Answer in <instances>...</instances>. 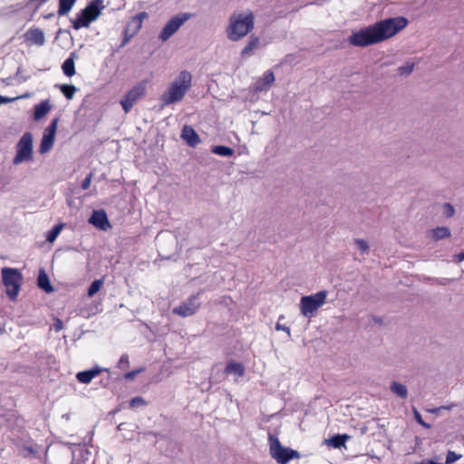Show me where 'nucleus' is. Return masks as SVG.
Wrapping results in <instances>:
<instances>
[{
    "label": "nucleus",
    "mask_w": 464,
    "mask_h": 464,
    "mask_svg": "<svg viewBox=\"0 0 464 464\" xmlns=\"http://www.w3.org/2000/svg\"><path fill=\"white\" fill-rule=\"evenodd\" d=\"M25 38L28 42L42 46L45 43V37L43 30L39 28H31L25 34Z\"/></svg>",
    "instance_id": "nucleus-16"
},
{
    "label": "nucleus",
    "mask_w": 464,
    "mask_h": 464,
    "mask_svg": "<svg viewBox=\"0 0 464 464\" xmlns=\"http://www.w3.org/2000/svg\"><path fill=\"white\" fill-rule=\"evenodd\" d=\"M63 224L54 226L47 234L46 240L50 243L53 242L61 233Z\"/></svg>",
    "instance_id": "nucleus-31"
},
{
    "label": "nucleus",
    "mask_w": 464,
    "mask_h": 464,
    "mask_svg": "<svg viewBox=\"0 0 464 464\" xmlns=\"http://www.w3.org/2000/svg\"><path fill=\"white\" fill-rule=\"evenodd\" d=\"M451 408H452V405H450V406H442V407H440V408H435V409L430 410L429 411L431 412V413H437L441 409L450 410Z\"/></svg>",
    "instance_id": "nucleus-47"
},
{
    "label": "nucleus",
    "mask_w": 464,
    "mask_h": 464,
    "mask_svg": "<svg viewBox=\"0 0 464 464\" xmlns=\"http://www.w3.org/2000/svg\"><path fill=\"white\" fill-rule=\"evenodd\" d=\"M416 464H420V462H419V463H416Z\"/></svg>",
    "instance_id": "nucleus-52"
},
{
    "label": "nucleus",
    "mask_w": 464,
    "mask_h": 464,
    "mask_svg": "<svg viewBox=\"0 0 464 464\" xmlns=\"http://www.w3.org/2000/svg\"><path fill=\"white\" fill-rule=\"evenodd\" d=\"M407 24L408 20L402 16L387 18L353 32L349 36V43L358 47L372 45L392 37Z\"/></svg>",
    "instance_id": "nucleus-1"
},
{
    "label": "nucleus",
    "mask_w": 464,
    "mask_h": 464,
    "mask_svg": "<svg viewBox=\"0 0 464 464\" xmlns=\"http://www.w3.org/2000/svg\"><path fill=\"white\" fill-rule=\"evenodd\" d=\"M2 280L6 288V295L11 300H15L23 281L22 274L16 268L4 267L2 269Z\"/></svg>",
    "instance_id": "nucleus-5"
},
{
    "label": "nucleus",
    "mask_w": 464,
    "mask_h": 464,
    "mask_svg": "<svg viewBox=\"0 0 464 464\" xmlns=\"http://www.w3.org/2000/svg\"><path fill=\"white\" fill-rule=\"evenodd\" d=\"M89 222L102 230H106L111 227L104 210H94L89 218Z\"/></svg>",
    "instance_id": "nucleus-13"
},
{
    "label": "nucleus",
    "mask_w": 464,
    "mask_h": 464,
    "mask_svg": "<svg viewBox=\"0 0 464 464\" xmlns=\"http://www.w3.org/2000/svg\"><path fill=\"white\" fill-rule=\"evenodd\" d=\"M129 41V38H125L123 44H126Z\"/></svg>",
    "instance_id": "nucleus-49"
},
{
    "label": "nucleus",
    "mask_w": 464,
    "mask_h": 464,
    "mask_svg": "<svg viewBox=\"0 0 464 464\" xmlns=\"http://www.w3.org/2000/svg\"><path fill=\"white\" fill-rule=\"evenodd\" d=\"M129 364H130V362H129L128 355L127 354L121 355V357L120 358V360L118 362V367L120 369H126L129 367Z\"/></svg>",
    "instance_id": "nucleus-37"
},
{
    "label": "nucleus",
    "mask_w": 464,
    "mask_h": 464,
    "mask_svg": "<svg viewBox=\"0 0 464 464\" xmlns=\"http://www.w3.org/2000/svg\"><path fill=\"white\" fill-rule=\"evenodd\" d=\"M102 8H103L102 0H92L73 21V28L79 30L88 27L99 16Z\"/></svg>",
    "instance_id": "nucleus-7"
},
{
    "label": "nucleus",
    "mask_w": 464,
    "mask_h": 464,
    "mask_svg": "<svg viewBox=\"0 0 464 464\" xmlns=\"http://www.w3.org/2000/svg\"><path fill=\"white\" fill-rule=\"evenodd\" d=\"M444 208H445V215L450 218V217H452L455 213V209L453 208V206L450 203H445L444 204Z\"/></svg>",
    "instance_id": "nucleus-39"
},
{
    "label": "nucleus",
    "mask_w": 464,
    "mask_h": 464,
    "mask_svg": "<svg viewBox=\"0 0 464 464\" xmlns=\"http://www.w3.org/2000/svg\"><path fill=\"white\" fill-rule=\"evenodd\" d=\"M432 234H433L434 239L440 240V239L449 237L450 236V231L446 227H437L436 229H433Z\"/></svg>",
    "instance_id": "nucleus-29"
},
{
    "label": "nucleus",
    "mask_w": 464,
    "mask_h": 464,
    "mask_svg": "<svg viewBox=\"0 0 464 464\" xmlns=\"http://www.w3.org/2000/svg\"><path fill=\"white\" fill-rule=\"evenodd\" d=\"M200 306L199 293L191 295L179 306L173 308L172 313L182 317L193 315Z\"/></svg>",
    "instance_id": "nucleus-11"
},
{
    "label": "nucleus",
    "mask_w": 464,
    "mask_h": 464,
    "mask_svg": "<svg viewBox=\"0 0 464 464\" xmlns=\"http://www.w3.org/2000/svg\"><path fill=\"white\" fill-rule=\"evenodd\" d=\"M413 68H414V63H406L405 64L400 66L397 69V72H398V73L400 75L407 76V75H410L412 72Z\"/></svg>",
    "instance_id": "nucleus-32"
},
{
    "label": "nucleus",
    "mask_w": 464,
    "mask_h": 464,
    "mask_svg": "<svg viewBox=\"0 0 464 464\" xmlns=\"http://www.w3.org/2000/svg\"><path fill=\"white\" fill-rule=\"evenodd\" d=\"M276 331H284L287 334L288 336L291 335V331H290V328L284 325V324H281L279 322L276 323Z\"/></svg>",
    "instance_id": "nucleus-41"
},
{
    "label": "nucleus",
    "mask_w": 464,
    "mask_h": 464,
    "mask_svg": "<svg viewBox=\"0 0 464 464\" xmlns=\"http://www.w3.org/2000/svg\"><path fill=\"white\" fill-rule=\"evenodd\" d=\"M353 243L355 245V246L362 253V254H365L369 251V244L367 243V241H365L364 239H362V238H355L353 240Z\"/></svg>",
    "instance_id": "nucleus-33"
},
{
    "label": "nucleus",
    "mask_w": 464,
    "mask_h": 464,
    "mask_svg": "<svg viewBox=\"0 0 464 464\" xmlns=\"http://www.w3.org/2000/svg\"><path fill=\"white\" fill-rule=\"evenodd\" d=\"M76 57L77 55L74 52L71 53L70 56L63 62L62 65L63 73L68 77H72L75 74L74 60Z\"/></svg>",
    "instance_id": "nucleus-18"
},
{
    "label": "nucleus",
    "mask_w": 464,
    "mask_h": 464,
    "mask_svg": "<svg viewBox=\"0 0 464 464\" xmlns=\"http://www.w3.org/2000/svg\"><path fill=\"white\" fill-rule=\"evenodd\" d=\"M103 284L104 280L102 278L94 280L88 289V296L92 297L95 294H97Z\"/></svg>",
    "instance_id": "nucleus-30"
},
{
    "label": "nucleus",
    "mask_w": 464,
    "mask_h": 464,
    "mask_svg": "<svg viewBox=\"0 0 464 464\" xmlns=\"http://www.w3.org/2000/svg\"><path fill=\"white\" fill-rule=\"evenodd\" d=\"M148 17V14L146 12H140L138 14H136L132 19L130 24L128 25V28L126 31L130 29V26L133 25V34L137 32L139 29H140L142 25V22L145 18Z\"/></svg>",
    "instance_id": "nucleus-24"
},
{
    "label": "nucleus",
    "mask_w": 464,
    "mask_h": 464,
    "mask_svg": "<svg viewBox=\"0 0 464 464\" xmlns=\"http://www.w3.org/2000/svg\"><path fill=\"white\" fill-rule=\"evenodd\" d=\"M37 284L38 286L44 290L46 293H51L53 291V287L50 283L49 277L44 270H41L39 273Z\"/></svg>",
    "instance_id": "nucleus-21"
},
{
    "label": "nucleus",
    "mask_w": 464,
    "mask_h": 464,
    "mask_svg": "<svg viewBox=\"0 0 464 464\" xmlns=\"http://www.w3.org/2000/svg\"><path fill=\"white\" fill-rule=\"evenodd\" d=\"M327 295L328 292L326 290H322L314 295L301 297V314L306 318L313 317L315 312L325 304Z\"/></svg>",
    "instance_id": "nucleus-4"
},
{
    "label": "nucleus",
    "mask_w": 464,
    "mask_h": 464,
    "mask_svg": "<svg viewBox=\"0 0 464 464\" xmlns=\"http://www.w3.org/2000/svg\"><path fill=\"white\" fill-rule=\"evenodd\" d=\"M440 457H436L435 459H424L420 461V464H442L440 461Z\"/></svg>",
    "instance_id": "nucleus-45"
},
{
    "label": "nucleus",
    "mask_w": 464,
    "mask_h": 464,
    "mask_svg": "<svg viewBox=\"0 0 464 464\" xmlns=\"http://www.w3.org/2000/svg\"><path fill=\"white\" fill-rule=\"evenodd\" d=\"M211 151L217 155L223 157H229L234 154V150L231 148L223 145L214 146Z\"/></svg>",
    "instance_id": "nucleus-27"
},
{
    "label": "nucleus",
    "mask_w": 464,
    "mask_h": 464,
    "mask_svg": "<svg viewBox=\"0 0 464 464\" xmlns=\"http://www.w3.org/2000/svg\"><path fill=\"white\" fill-rule=\"evenodd\" d=\"M33 134L24 132L16 144V154L13 160L14 165L31 161L34 153Z\"/></svg>",
    "instance_id": "nucleus-8"
},
{
    "label": "nucleus",
    "mask_w": 464,
    "mask_h": 464,
    "mask_svg": "<svg viewBox=\"0 0 464 464\" xmlns=\"http://www.w3.org/2000/svg\"><path fill=\"white\" fill-rule=\"evenodd\" d=\"M413 414H414V418H415L416 421L420 425H421L427 429L430 428V425L422 420L420 413L415 408L413 409Z\"/></svg>",
    "instance_id": "nucleus-36"
},
{
    "label": "nucleus",
    "mask_w": 464,
    "mask_h": 464,
    "mask_svg": "<svg viewBox=\"0 0 464 464\" xmlns=\"http://www.w3.org/2000/svg\"><path fill=\"white\" fill-rule=\"evenodd\" d=\"M92 174L90 173L87 175V177L83 179L82 183V189H88L91 186V181H92Z\"/></svg>",
    "instance_id": "nucleus-40"
},
{
    "label": "nucleus",
    "mask_w": 464,
    "mask_h": 464,
    "mask_svg": "<svg viewBox=\"0 0 464 464\" xmlns=\"http://www.w3.org/2000/svg\"><path fill=\"white\" fill-rule=\"evenodd\" d=\"M76 0H59V8L57 12L59 16L67 14L72 8Z\"/></svg>",
    "instance_id": "nucleus-26"
},
{
    "label": "nucleus",
    "mask_w": 464,
    "mask_h": 464,
    "mask_svg": "<svg viewBox=\"0 0 464 464\" xmlns=\"http://www.w3.org/2000/svg\"><path fill=\"white\" fill-rule=\"evenodd\" d=\"M146 92V82H141L135 85L121 101L123 111L128 113L137 100L142 97Z\"/></svg>",
    "instance_id": "nucleus-10"
},
{
    "label": "nucleus",
    "mask_w": 464,
    "mask_h": 464,
    "mask_svg": "<svg viewBox=\"0 0 464 464\" xmlns=\"http://www.w3.org/2000/svg\"><path fill=\"white\" fill-rule=\"evenodd\" d=\"M225 372H226V373H228V374L234 373V374H237V376H243L245 369L241 363L236 362H230L227 364Z\"/></svg>",
    "instance_id": "nucleus-25"
},
{
    "label": "nucleus",
    "mask_w": 464,
    "mask_h": 464,
    "mask_svg": "<svg viewBox=\"0 0 464 464\" xmlns=\"http://www.w3.org/2000/svg\"><path fill=\"white\" fill-rule=\"evenodd\" d=\"M391 392L401 399H406L408 396V389L406 385L398 382H392L390 386Z\"/></svg>",
    "instance_id": "nucleus-23"
},
{
    "label": "nucleus",
    "mask_w": 464,
    "mask_h": 464,
    "mask_svg": "<svg viewBox=\"0 0 464 464\" xmlns=\"http://www.w3.org/2000/svg\"><path fill=\"white\" fill-rule=\"evenodd\" d=\"M143 404H145V401L141 397H134L130 401V406L131 408H136Z\"/></svg>",
    "instance_id": "nucleus-38"
},
{
    "label": "nucleus",
    "mask_w": 464,
    "mask_h": 464,
    "mask_svg": "<svg viewBox=\"0 0 464 464\" xmlns=\"http://www.w3.org/2000/svg\"><path fill=\"white\" fill-rule=\"evenodd\" d=\"M63 328V324L62 320H60L59 318H56L53 324V329L55 332H60Z\"/></svg>",
    "instance_id": "nucleus-42"
},
{
    "label": "nucleus",
    "mask_w": 464,
    "mask_h": 464,
    "mask_svg": "<svg viewBox=\"0 0 464 464\" xmlns=\"http://www.w3.org/2000/svg\"><path fill=\"white\" fill-rule=\"evenodd\" d=\"M102 371L108 370L96 366L88 371L79 372L76 374V379L82 383L88 384L92 382L93 378L98 376Z\"/></svg>",
    "instance_id": "nucleus-15"
},
{
    "label": "nucleus",
    "mask_w": 464,
    "mask_h": 464,
    "mask_svg": "<svg viewBox=\"0 0 464 464\" xmlns=\"http://www.w3.org/2000/svg\"><path fill=\"white\" fill-rule=\"evenodd\" d=\"M190 18V14L188 13L179 14L173 16L163 27L160 34L159 38L162 42H166L169 39L180 26Z\"/></svg>",
    "instance_id": "nucleus-9"
},
{
    "label": "nucleus",
    "mask_w": 464,
    "mask_h": 464,
    "mask_svg": "<svg viewBox=\"0 0 464 464\" xmlns=\"http://www.w3.org/2000/svg\"><path fill=\"white\" fill-rule=\"evenodd\" d=\"M192 76L188 71H182L161 95V102L169 106L180 102L191 87Z\"/></svg>",
    "instance_id": "nucleus-3"
},
{
    "label": "nucleus",
    "mask_w": 464,
    "mask_h": 464,
    "mask_svg": "<svg viewBox=\"0 0 464 464\" xmlns=\"http://www.w3.org/2000/svg\"><path fill=\"white\" fill-rule=\"evenodd\" d=\"M350 439V436L346 434H337L325 440L328 446L334 449H340L344 446L345 442Z\"/></svg>",
    "instance_id": "nucleus-20"
},
{
    "label": "nucleus",
    "mask_w": 464,
    "mask_h": 464,
    "mask_svg": "<svg viewBox=\"0 0 464 464\" xmlns=\"http://www.w3.org/2000/svg\"><path fill=\"white\" fill-rule=\"evenodd\" d=\"M54 139H55L54 136L44 133L43 136V139L41 140L39 152L41 154L47 153L53 148V143H54Z\"/></svg>",
    "instance_id": "nucleus-22"
},
{
    "label": "nucleus",
    "mask_w": 464,
    "mask_h": 464,
    "mask_svg": "<svg viewBox=\"0 0 464 464\" xmlns=\"http://www.w3.org/2000/svg\"><path fill=\"white\" fill-rule=\"evenodd\" d=\"M448 281H449V279H447V278H444L441 280L436 279V282L440 285H445Z\"/></svg>",
    "instance_id": "nucleus-48"
},
{
    "label": "nucleus",
    "mask_w": 464,
    "mask_h": 464,
    "mask_svg": "<svg viewBox=\"0 0 464 464\" xmlns=\"http://www.w3.org/2000/svg\"><path fill=\"white\" fill-rule=\"evenodd\" d=\"M270 455L279 464H286L293 459H299L300 453L290 448L283 447L278 438L269 436Z\"/></svg>",
    "instance_id": "nucleus-6"
},
{
    "label": "nucleus",
    "mask_w": 464,
    "mask_h": 464,
    "mask_svg": "<svg viewBox=\"0 0 464 464\" xmlns=\"http://www.w3.org/2000/svg\"><path fill=\"white\" fill-rule=\"evenodd\" d=\"M454 261L460 263L464 261V251L454 256Z\"/></svg>",
    "instance_id": "nucleus-46"
},
{
    "label": "nucleus",
    "mask_w": 464,
    "mask_h": 464,
    "mask_svg": "<svg viewBox=\"0 0 464 464\" xmlns=\"http://www.w3.org/2000/svg\"><path fill=\"white\" fill-rule=\"evenodd\" d=\"M51 108L52 106L49 100H44L39 104H36L34 106V119L35 121H40L50 111Z\"/></svg>",
    "instance_id": "nucleus-17"
},
{
    "label": "nucleus",
    "mask_w": 464,
    "mask_h": 464,
    "mask_svg": "<svg viewBox=\"0 0 464 464\" xmlns=\"http://www.w3.org/2000/svg\"><path fill=\"white\" fill-rule=\"evenodd\" d=\"M141 371H142V369H138V370H135V371H131V372H127V373H125L124 378H125L126 380H132V379H134V377H135L139 372H140Z\"/></svg>",
    "instance_id": "nucleus-43"
},
{
    "label": "nucleus",
    "mask_w": 464,
    "mask_h": 464,
    "mask_svg": "<svg viewBox=\"0 0 464 464\" xmlns=\"http://www.w3.org/2000/svg\"><path fill=\"white\" fill-rule=\"evenodd\" d=\"M275 82V74L272 71H266L253 85L255 92H266Z\"/></svg>",
    "instance_id": "nucleus-12"
},
{
    "label": "nucleus",
    "mask_w": 464,
    "mask_h": 464,
    "mask_svg": "<svg viewBox=\"0 0 464 464\" xmlns=\"http://www.w3.org/2000/svg\"><path fill=\"white\" fill-rule=\"evenodd\" d=\"M461 458L460 454H457L454 451L449 450L446 456L445 464H452L456 460Z\"/></svg>",
    "instance_id": "nucleus-34"
},
{
    "label": "nucleus",
    "mask_w": 464,
    "mask_h": 464,
    "mask_svg": "<svg viewBox=\"0 0 464 464\" xmlns=\"http://www.w3.org/2000/svg\"><path fill=\"white\" fill-rule=\"evenodd\" d=\"M58 119H53L50 125L47 127L44 133L54 136L57 130Z\"/></svg>",
    "instance_id": "nucleus-35"
},
{
    "label": "nucleus",
    "mask_w": 464,
    "mask_h": 464,
    "mask_svg": "<svg viewBox=\"0 0 464 464\" xmlns=\"http://www.w3.org/2000/svg\"><path fill=\"white\" fill-rule=\"evenodd\" d=\"M20 97H13V98H9V97H5V96H2L0 95V105L2 104H5V103H9V102H12L17 99H19Z\"/></svg>",
    "instance_id": "nucleus-44"
},
{
    "label": "nucleus",
    "mask_w": 464,
    "mask_h": 464,
    "mask_svg": "<svg viewBox=\"0 0 464 464\" xmlns=\"http://www.w3.org/2000/svg\"><path fill=\"white\" fill-rule=\"evenodd\" d=\"M254 14L249 10L233 13L228 19L227 38L232 42L241 40L254 28Z\"/></svg>",
    "instance_id": "nucleus-2"
},
{
    "label": "nucleus",
    "mask_w": 464,
    "mask_h": 464,
    "mask_svg": "<svg viewBox=\"0 0 464 464\" xmlns=\"http://www.w3.org/2000/svg\"><path fill=\"white\" fill-rule=\"evenodd\" d=\"M260 44L259 37L256 35H251L247 44L241 51V57L246 58L252 54V51L258 48Z\"/></svg>",
    "instance_id": "nucleus-19"
},
{
    "label": "nucleus",
    "mask_w": 464,
    "mask_h": 464,
    "mask_svg": "<svg viewBox=\"0 0 464 464\" xmlns=\"http://www.w3.org/2000/svg\"><path fill=\"white\" fill-rule=\"evenodd\" d=\"M284 318H285V316H284V315H280V316H279V321H280V320H282V319H284Z\"/></svg>",
    "instance_id": "nucleus-50"
},
{
    "label": "nucleus",
    "mask_w": 464,
    "mask_h": 464,
    "mask_svg": "<svg viewBox=\"0 0 464 464\" xmlns=\"http://www.w3.org/2000/svg\"><path fill=\"white\" fill-rule=\"evenodd\" d=\"M62 93L68 99L72 100L77 92V88L74 85L62 84L59 86Z\"/></svg>",
    "instance_id": "nucleus-28"
},
{
    "label": "nucleus",
    "mask_w": 464,
    "mask_h": 464,
    "mask_svg": "<svg viewBox=\"0 0 464 464\" xmlns=\"http://www.w3.org/2000/svg\"><path fill=\"white\" fill-rule=\"evenodd\" d=\"M180 137L187 142L190 147H196L200 143V139L195 130L188 125H185L181 130Z\"/></svg>",
    "instance_id": "nucleus-14"
},
{
    "label": "nucleus",
    "mask_w": 464,
    "mask_h": 464,
    "mask_svg": "<svg viewBox=\"0 0 464 464\" xmlns=\"http://www.w3.org/2000/svg\"><path fill=\"white\" fill-rule=\"evenodd\" d=\"M47 0H40L41 3H45Z\"/></svg>",
    "instance_id": "nucleus-51"
}]
</instances>
